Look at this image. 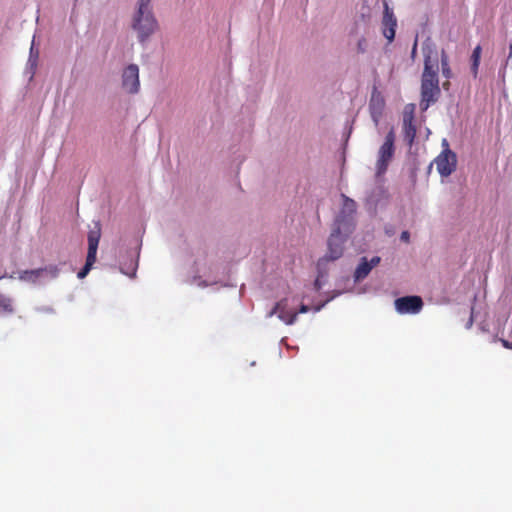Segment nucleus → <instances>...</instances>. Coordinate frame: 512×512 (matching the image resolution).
<instances>
[{"label": "nucleus", "mask_w": 512, "mask_h": 512, "mask_svg": "<svg viewBox=\"0 0 512 512\" xmlns=\"http://www.w3.org/2000/svg\"><path fill=\"white\" fill-rule=\"evenodd\" d=\"M438 59H432L431 55H425L424 69L421 77V102L422 109H427L435 103L440 95Z\"/></svg>", "instance_id": "f257e3e1"}, {"label": "nucleus", "mask_w": 512, "mask_h": 512, "mask_svg": "<svg viewBox=\"0 0 512 512\" xmlns=\"http://www.w3.org/2000/svg\"><path fill=\"white\" fill-rule=\"evenodd\" d=\"M151 0H138L132 16L131 27L136 32L138 41L144 44L159 29L158 21L152 11Z\"/></svg>", "instance_id": "f03ea898"}, {"label": "nucleus", "mask_w": 512, "mask_h": 512, "mask_svg": "<svg viewBox=\"0 0 512 512\" xmlns=\"http://www.w3.org/2000/svg\"><path fill=\"white\" fill-rule=\"evenodd\" d=\"M349 236H345L342 229L333 227L328 238V251L318 260V266L321 267L329 261H335L342 257L344 252V243Z\"/></svg>", "instance_id": "7ed1b4c3"}, {"label": "nucleus", "mask_w": 512, "mask_h": 512, "mask_svg": "<svg viewBox=\"0 0 512 512\" xmlns=\"http://www.w3.org/2000/svg\"><path fill=\"white\" fill-rule=\"evenodd\" d=\"M343 206L337 215L333 227L342 229L345 236H350L355 228L354 214L356 212V202L346 195H342Z\"/></svg>", "instance_id": "20e7f679"}, {"label": "nucleus", "mask_w": 512, "mask_h": 512, "mask_svg": "<svg viewBox=\"0 0 512 512\" xmlns=\"http://www.w3.org/2000/svg\"><path fill=\"white\" fill-rule=\"evenodd\" d=\"M101 238V225L99 222H95L93 228L88 232V252L86 257V263L83 268L78 272L77 276L83 279L87 276L92 266L96 262L97 249Z\"/></svg>", "instance_id": "39448f33"}, {"label": "nucleus", "mask_w": 512, "mask_h": 512, "mask_svg": "<svg viewBox=\"0 0 512 512\" xmlns=\"http://www.w3.org/2000/svg\"><path fill=\"white\" fill-rule=\"evenodd\" d=\"M394 142H395V133H394V130L391 129L387 133V135L385 137V141L381 145V147L379 148V151H378V160L376 162V175L377 176H382L383 174L386 173L389 163L391 162V160L394 156V152H395Z\"/></svg>", "instance_id": "423d86ee"}, {"label": "nucleus", "mask_w": 512, "mask_h": 512, "mask_svg": "<svg viewBox=\"0 0 512 512\" xmlns=\"http://www.w3.org/2000/svg\"><path fill=\"white\" fill-rule=\"evenodd\" d=\"M443 151L436 157L435 164L437 171L443 177H448L456 170L457 157L456 154L449 149L446 139L443 140Z\"/></svg>", "instance_id": "0eeeda50"}, {"label": "nucleus", "mask_w": 512, "mask_h": 512, "mask_svg": "<svg viewBox=\"0 0 512 512\" xmlns=\"http://www.w3.org/2000/svg\"><path fill=\"white\" fill-rule=\"evenodd\" d=\"M395 309L400 314H418L423 308V300L420 296H404L394 302Z\"/></svg>", "instance_id": "6e6552de"}, {"label": "nucleus", "mask_w": 512, "mask_h": 512, "mask_svg": "<svg viewBox=\"0 0 512 512\" xmlns=\"http://www.w3.org/2000/svg\"><path fill=\"white\" fill-rule=\"evenodd\" d=\"M122 87L130 94H136L139 92V67L136 64H130L123 70Z\"/></svg>", "instance_id": "1a4fd4ad"}, {"label": "nucleus", "mask_w": 512, "mask_h": 512, "mask_svg": "<svg viewBox=\"0 0 512 512\" xmlns=\"http://www.w3.org/2000/svg\"><path fill=\"white\" fill-rule=\"evenodd\" d=\"M384 13L382 18V30L385 38L392 42L395 38V30L397 26V19L393 11L389 8L388 3L384 1Z\"/></svg>", "instance_id": "9d476101"}, {"label": "nucleus", "mask_w": 512, "mask_h": 512, "mask_svg": "<svg viewBox=\"0 0 512 512\" xmlns=\"http://www.w3.org/2000/svg\"><path fill=\"white\" fill-rule=\"evenodd\" d=\"M277 314L278 318L287 325H292L297 319V312L288 309V300L281 299L270 311L269 316Z\"/></svg>", "instance_id": "9b49d317"}, {"label": "nucleus", "mask_w": 512, "mask_h": 512, "mask_svg": "<svg viewBox=\"0 0 512 512\" xmlns=\"http://www.w3.org/2000/svg\"><path fill=\"white\" fill-rule=\"evenodd\" d=\"M380 261L381 258L379 256L372 257L370 261H368L366 257H362L360 263L355 269L354 280L359 282L365 279L371 272L372 268L376 267Z\"/></svg>", "instance_id": "f8f14e48"}, {"label": "nucleus", "mask_w": 512, "mask_h": 512, "mask_svg": "<svg viewBox=\"0 0 512 512\" xmlns=\"http://www.w3.org/2000/svg\"><path fill=\"white\" fill-rule=\"evenodd\" d=\"M414 115L413 111L405 112L403 115V134L404 140L407 142L409 146H411L416 137V127L413 123Z\"/></svg>", "instance_id": "ddd939ff"}, {"label": "nucleus", "mask_w": 512, "mask_h": 512, "mask_svg": "<svg viewBox=\"0 0 512 512\" xmlns=\"http://www.w3.org/2000/svg\"><path fill=\"white\" fill-rule=\"evenodd\" d=\"M44 269L23 270L19 272L18 278L21 281L36 283L43 275Z\"/></svg>", "instance_id": "4468645a"}, {"label": "nucleus", "mask_w": 512, "mask_h": 512, "mask_svg": "<svg viewBox=\"0 0 512 512\" xmlns=\"http://www.w3.org/2000/svg\"><path fill=\"white\" fill-rule=\"evenodd\" d=\"M481 52L482 48L480 45H477L471 55V71L474 75V77L478 74V68L480 65V59H481Z\"/></svg>", "instance_id": "2eb2a0df"}, {"label": "nucleus", "mask_w": 512, "mask_h": 512, "mask_svg": "<svg viewBox=\"0 0 512 512\" xmlns=\"http://www.w3.org/2000/svg\"><path fill=\"white\" fill-rule=\"evenodd\" d=\"M441 70L442 74L446 79H450L452 77V70L449 65V57L445 50L441 51Z\"/></svg>", "instance_id": "dca6fc26"}, {"label": "nucleus", "mask_w": 512, "mask_h": 512, "mask_svg": "<svg viewBox=\"0 0 512 512\" xmlns=\"http://www.w3.org/2000/svg\"><path fill=\"white\" fill-rule=\"evenodd\" d=\"M45 270L44 274L50 275L52 278H55L59 274V269L57 266H49L43 268Z\"/></svg>", "instance_id": "f3484780"}, {"label": "nucleus", "mask_w": 512, "mask_h": 512, "mask_svg": "<svg viewBox=\"0 0 512 512\" xmlns=\"http://www.w3.org/2000/svg\"><path fill=\"white\" fill-rule=\"evenodd\" d=\"M400 239L405 242V243H408L410 241V234L408 231H403L401 233V236H400Z\"/></svg>", "instance_id": "a211bd4d"}, {"label": "nucleus", "mask_w": 512, "mask_h": 512, "mask_svg": "<svg viewBox=\"0 0 512 512\" xmlns=\"http://www.w3.org/2000/svg\"><path fill=\"white\" fill-rule=\"evenodd\" d=\"M308 311H310V307L308 305H305V304H302L299 308V311L297 312L298 313H307Z\"/></svg>", "instance_id": "6ab92c4d"}, {"label": "nucleus", "mask_w": 512, "mask_h": 512, "mask_svg": "<svg viewBox=\"0 0 512 512\" xmlns=\"http://www.w3.org/2000/svg\"><path fill=\"white\" fill-rule=\"evenodd\" d=\"M512 59V41L510 42L509 44V55H508V60Z\"/></svg>", "instance_id": "aec40b11"}, {"label": "nucleus", "mask_w": 512, "mask_h": 512, "mask_svg": "<svg viewBox=\"0 0 512 512\" xmlns=\"http://www.w3.org/2000/svg\"><path fill=\"white\" fill-rule=\"evenodd\" d=\"M448 86H449V82H448V81H447V82H445V83L443 84V87H444L445 89H448Z\"/></svg>", "instance_id": "412c9836"}, {"label": "nucleus", "mask_w": 512, "mask_h": 512, "mask_svg": "<svg viewBox=\"0 0 512 512\" xmlns=\"http://www.w3.org/2000/svg\"><path fill=\"white\" fill-rule=\"evenodd\" d=\"M322 306H317L315 307V311H319L321 309Z\"/></svg>", "instance_id": "4be33fe9"}, {"label": "nucleus", "mask_w": 512, "mask_h": 512, "mask_svg": "<svg viewBox=\"0 0 512 512\" xmlns=\"http://www.w3.org/2000/svg\"><path fill=\"white\" fill-rule=\"evenodd\" d=\"M416 47H417V44L415 43L414 44V48H413V52L415 51Z\"/></svg>", "instance_id": "5701e85b"}]
</instances>
